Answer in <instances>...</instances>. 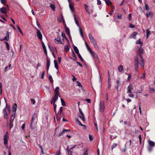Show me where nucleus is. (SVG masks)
<instances>
[{
  "instance_id": "nucleus-1",
  "label": "nucleus",
  "mask_w": 155,
  "mask_h": 155,
  "mask_svg": "<svg viewBox=\"0 0 155 155\" xmlns=\"http://www.w3.org/2000/svg\"><path fill=\"white\" fill-rule=\"evenodd\" d=\"M134 64L135 66V69L136 71H138V65L143 68L144 65V61L142 55H136L134 58Z\"/></svg>"
},
{
  "instance_id": "nucleus-2",
  "label": "nucleus",
  "mask_w": 155,
  "mask_h": 155,
  "mask_svg": "<svg viewBox=\"0 0 155 155\" xmlns=\"http://www.w3.org/2000/svg\"><path fill=\"white\" fill-rule=\"evenodd\" d=\"M37 120V114L34 113L32 116L31 123V128L32 129H35L36 127V124Z\"/></svg>"
},
{
  "instance_id": "nucleus-3",
  "label": "nucleus",
  "mask_w": 155,
  "mask_h": 155,
  "mask_svg": "<svg viewBox=\"0 0 155 155\" xmlns=\"http://www.w3.org/2000/svg\"><path fill=\"white\" fill-rule=\"evenodd\" d=\"M133 87V85L130 84L128 86L127 88V93L128 94V96L131 98L134 97V94L132 92Z\"/></svg>"
},
{
  "instance_id": "nucleus-4",
  "label": "nucleus",
  "mask_w": 155,
  "mask_h": 155,
  "mask_svg": "<svg viewBox=\"0 0 155 155\" xmlns=\"http://www.w3.org/2000/svg\"><path fill=\"white\" fill-rule=\"evenodd\" d=\"M59 96V94H55L54 95V97L53 98V100L51 102V104H53V106H54V112L55 113H56V108L57 105L56 104H55V102L57 100L58 98V96Z\"/></svg>"
},
{
  "instance_id": "nucleus-5",
  "label": "nucleus",
  "mask_w": 155,
  "mask_h": 155,
  "mask_svg": "<svg viewBox=\"0 0 155 155\" xmlns=\"http://www.w3.org/2000/svg\"><path fill=\"white\" fill-rule=\"evenodd\" d=\"M148 142L149 144L147 148L149 152H151L152 151L153 148L155 146V143L150 140H148Z\"/></svg>"
},
{
  "instance_id": "nucleus-6",
  "label": "nucleus",
  "mask_w": 155,
  "mask_h": 155,
  "mask_svg": "<svg viewBox=\"0 0 155 155\" xmlns=\"http://www.w3.org/2000/svg\"><path fill=\"white\" fill-rule=\"evenodd\" d=\"M73 16L74 17V19L75 21V23L79 27V32L80 33V35L82 38L84 39V37L83 36V33L82 30L81 28L80 27V26H79V23H78V21L77 19L76 18L75 16V14H73Z\"/></svg>"
},
{
  "instance_id": "nucleus-7",
  "label": "nucleus",
  "mask_w": 155,
  "mask_h": 155,
  "mask_svg": "<svg viewBox=\"0 0 155 155\" xmlns=\"http://www.w3.org/2000/svg\"><path fill=\"white\" fill-rule=\"evenodd\" d=\"M63 107H60L59 111L56 116V118L58 121H60L61 117V114L62 111Z\"/></svg>"
},
{
  "instance_id": "nucleus-8",
  "label": "nucleus",
  "mask_w": 155,
  "mask_h": 155,
  "mask_svg": "<svg viewBox=\"0 0 155 155\" xmlns=\"http://www.w3.org/2000/svg\"><path fill=\"white\" fill-rule=\"evenodd\" d=\"M105 109L104 102L101 101H100L99 104V111L101 112H103Z\"/></svg>"
},
{
  "instance_id": "nucleus-9",
  "label": "nucleus",
  "mask_w": 155,
  "mask_h": 155,
  "mask_svg": "<svg viewBox=\"0 0 155 155\" xmlns=\"http://www.w3.org/2000/svg\"><path fill=\"white\" fill-rule=\"evenodd\" d=\"M9 137V134L7 131L5 132V135L4 136V144L7 145L8 142V139Z\"/></svg>"
},
{
  "instance_id": "nucleus-10",
  "label": "nucleus",
  "mask_w": 155,
  "mask_h": 155,
  "mask_svg": "<svg viewBox=\"0 0 155 155\" xmlns=\"http://www.w3.org/2000/svg\"><path fill=\"white\" fill-rule=\"evenodd\" d=\"M89 52L95 60H96L98 61H99V58L97 55L94 51L92 50Z\"/></svg>"
},
{
  "instance_id": "nucleus-11",
  "label": "nucleus",
  "mask_w": 155,
  "mask_h": 155,
  "mask_svg": "<svg viewBox=\"0 0 155 155\" xmlns=\"http://www.w3.org/2000/svg\"><path fill=\"white\" fill-rule=\"evenodd\" d=\"M91 42L92 43L94 47V48L97 50L98 49L99 47L98 45L97 44V41L95 39L91 40Z\"/></svg>"
},
{
  "instance_id": "nucleus-12",
  "label": "nucleus",
  "mask_w": 155,
  "mask_h": 155,
  "mask_svg": "<svg viewBox=\"0 0 155 155\" xmlns=\"http://www.w3.org/2000/svg\"><path fill=\"white\" fill-rule=\"evenodd\" d=\"M138 55H142L143 54L144 52V51L143 48H142V47L140 46L138 47Z\"/></svg>"
},
{
  "instance_id": "nucleus-13",
  "label": "nucleus",
  "mask_w": 155,
  "mask_h": 155,
  "mask_svg": "<svg viewBox=\"0 0 155 155\" xmlns=\"http://www.w3.org/2000/svg\"><path fill=\"white\" fill-rule=\"evenodd\" d=\"M9 34L10 32L8 31L6 33V36H5L3 39H1V40L2 41H3V40L8 41L9 39Z\"/></svg>"
},
{
  "instance_id": "nucleus-14",
  "label": "nucleus",
  "mask_w": 155,
  "mask_h": 155,
  "mask_svg": "<svg viewBox=\"0 0 155 155\" xmlns=\"http://www.w3.org/2000/svg\"><path fill=\"white\" fill-rule=\"evenodd\" d=\"M37 36L38 38L40 40L42 39V35L40 32V31L38 30H37Z\"/></svg>"
},
{
  "instance_id": "nucleus-15",
  "label": "nucleus",
  "mask_w": 155,
  "mask_h": 155,
  "mask_svg": "<svg viewBox=\"0 0 155 155\" xmlns=\"http://www.w3.org/2000/svg\"><path fill=\"white\" fill-rule=\"evenodd\" d=\"M50 59L47 57V70L48 71L50 66Z\"/></svg>"
},
{
  "instance_id": "nucleus-16",
  "label": "nucleus",
  "mask_w": 155,
  "mask_h": 155,
  "mask_svg": "<svg viewBox=\"0 0 155 155\" xmlns=\"http://www.w3.org/2000/svg\"><path fill=\"white\" fill-rule=\"evenodd\" d=\"M55 40L57 41V42H55L56 43H59L61 44L64 45V43H63L61 41V38L60 37H58L57 38L55 39Z\"/></svg>"
},
{
  "instance_id": "nucleus-17",
  "label": "nucleus",
  "mask_w": 155,
  "mask_h": 155,
  "mask_svg": "<svg viewBox=\"0 0 155 155\" xmlns=\"http://www.w3.org/2000/svg\"><path fill=\"white\" fill-rule=\"evenodd\" d=\"M146 16L147 17H150L152 18L153 17V14L151 12H148L146 13Z\"/></svg>"
},
{
  "instance_id": "nucleus-18",
  "label": "nucleus",
  "mask_w": 155,
  "mask_h": 155,
  "mask_svg": "<svg viewBox=\"0 0 155 155\" xmlns=\"http://www.w3.org/2000/svg\"><path fill=\"white\" fill-rule=\"evenodd\" d=\"M138 34V33L137 32H134L131 34L130 36V38L135 39L136 36Z\"/></svg>"
},
{
  "instance_id": "nucleus-19",
  "label": "nucleus",
  "mask_w": 155,
  "mask_h": 155,
  "mask_svg": "<svg viewBox=\"0 0 155 155\" xmlns=\"http://www.w3.org/2000/svg\"><path fill=\"white\" fill-rule=\"evenodd\" d=\"M75 120L76 123L78 124L79 125L84 127H86L85 125H83L81 123V122L79 120L78 118L77 117L75 118Z\"/></svg>"
},
{
  "instance_id": "nucleus-20",
  "label": "nucleus",
  "mask_w": 155,
  "mask_h": 155,
  "mask_svg": "<svg viewBox=\"0 0 155 155\" xmlns=\"http://www.w3.org/2000/svg\"><path fill=\"white\" fill-rule=\"evenodd\" d=\"M135 43L136 44H139L140 45V47H142L143 45V42L141 41L140 39H139L137 40L135 42Z\"/></svg>"
},
{
  "instance_id": "nucleus-21",
  "label": "nucleus",
  "mask_w": 155,
  "mask_h": 155,
  "mask_svg": "<svg viewBox=\"0 0 155 155\" xmlns=\"http://www.w3.org/2000/svg\"><path fill=\"white\" fill-rule=\"evenodd\" d=\"M0 11L3 14H6L7 12L6 8L4 7L0 8Z\"/></svg>"
},
{
  "instance_id": "nucleus-22",
  "label": "nucleus",
  "mask_w": 155,
  "mask_h": 155,
  "mask_svg": "<svg viewBox=\"0 0 155 155\" xmlns=\"http://www.w3.org/2000/svg\"><path fill=\"white\" fill-rule=\"evenodd\" d=\"M124 69V67L123 65H120L118 68V70L119 72L123 71Z\"/></svg>"
},
{
  "instance_id": "nucleus-23",
  "label": "nucleus",
  "mask_w": 155,
  "mask_h": 155,
  "mask_svg": "<svg viewBox=\"0 0 155 155\" xmlns=\"http://www.w3.org/2000/svg\"><path fill=\"white\" fill-rule=\"evenodd\" d=\"M15 113H14L12 114L10 117V121L13 122L14 120L15 117Z\"/></svg>"
},
{
  "instance_id": "nucleus-24",
  "label": "nucleus",
  "mask_w": 155,
  "mask_h": 155,
  "mask_svg": "<svg viewBox=\"0 0 155 155\" xmlns=\"http://www.w3.org/2000/svg\"><path fill=\"white\" fill-rule=\"evenodd\" d=\"M69 7L71 12H73L74 10V7L73 5L71 3H70L69 4Z\"/></svg>"
},
{
  "instance_id": "nucleus-25",
  "label": "nucleus",
  "mask_w": 155,
  "mask_h": 155,
  "mask_svg": "<svg viewBox=\"0 0 155 155\" xmlns=\"http://www.w3.org/2000/svg\"><path fill=\"white\" fill-rule=\"evenodd\" d=\"M65 32L68 35H70L69 29L66 26L65 27Z\"/></svg>"
},
{
  "instance_id": "nucleus-26",
  "label": "nucleus",
  "mask_w": 155,
  "mask_h": 155,
  "mask_svg": "<svg viewBox=\"0 0 155 155\" xmlns=\"http://www.w3.org/2000/svg\"><path fill=\"white\" fill-rule=\"evenodd\" d=\"M146 78V73L145 72H143L141 75V76L140 77V78L144 80Z\"/></svg>"
},
{
  "instance_id": "nucleus-27",
  "label": "nucleus",
  "mask_w": 155,
  "mask_h": 155,
  "mask_svg": "<svg viewBox=\"0 0 155 155\" xmlns=\"http://www.w3.org/2000/svg\"><path fill=\"white\" fill-rule=\"evenodd\" d=\"M84 6L85 11L88 13L89 15H90V13L88 10V6L87 5L85 4H84Z\"/></svg>"
},
{
  "instance_id": "nucleus-28",
  "label": "nucleus",
  "mask_w": 155,
  "mask_h": 155,
  "mask_svg": "<svg viewBox=\"0 0 155 155\" xmlns=\"http://www.w3.org/2000/svg\"><path fill=\"white\" fill-rule=\"evenodd\" d=\"M54 63L55 68L57 69V70H58V66L57 61L56 60H54Z\"/></svg>"
},
{
  "instance_id": "nucleus-29",
  "label": "nucleus",
  "mask_w": 155,
  "mask_h": 155,
  "mask_svg": "<svg viewBox=\"0 0 155 155\" xmlns=\"http://www.w3.org/2000/svg\"><path fill=\"white\" fill-rule=\"evenodd\" d=\"M73 48L74 51L77 54H78L79 53L78 49L76 46H74L73 47Z\"/></svg>"
},
{
  "instance_id": "nucleus-30",
  "label": "nucleus",
  "mask_w": 155,
  "mask_h": 155,
  "mask_svg": "<svg viewBox=\"0 0 155 155\" xmlns=\"http://www.w3.org/2000/svg\"><path fill=\"white\" fill-rule=\"evenodd\" d=\"M70 46L69 45H65L64 47V49L65 51L67 52L69 49Z\"/></svg>"
},
{
  "instance_id": "nucleus-31",
  "label": "nucleus",
  "mask_w": 155,
  "mask_h": 155,
  "mask_svg": "<svg viewBox=\"0 0 155 155\" xmlns=\"http://www.w3.org/2000/svg\"><path fill=\"white\" fill-rule=\"evenodd\" d=\"M3 114L4 115V118L5 119H8V115L7 113V112H5V113H3Z\"/></svg>"
},
{
  "instance_id": "nucleus-32",
  "label": "nucleus",
  "mask_w": 155,
  "mask_h": 155,
  "mask_svg": "<svg viewBox=\"0 0 155 155\" xmlns=\"http://www.w3.org/2000/svg\"><path fill=\"white\" fill-rule=\"evenodd\" d=\"M66 150L67 151L69 155H72V151L69 149L68 146L66 149Z\"/></svg>"
},
{
  "instance_id": "nucleus-33",
  "label": "nucleus",
  "mask_w": 155,
  "mask_h": 155,
  "mask_svg": "<svg viewBox=\"0 0 155 155\" xmlns=\"http://www.w3.org/2000/svg\"><path fill=\"white\" fill-rule=\"evenodd\" d=\"M85 44L87 50L89 51V52H90L91 51H92V50L91 49L90 47L88 45L87 43L86 42H85Z\"/></svg>"
},
{
  "instance_id": "nucleus-34",
  "label": "nucleus",
  "mask_w": 155,
  "mask_h": 155,
  "mask_svg": "<svg viewBox=\"0 0 155 155\" xmlns=\"http://www.w3.org/2000/svg\"><path fill=\"white\" fill-rule=\"evenodd\" d=\"M150 34H151V31H150L148 30V29H147V30H146V34H147L146 37H147V38H148L149 35Z\"/></svg>"
},
{
  "instance_id": "nucleus-35",
  "label": "nucleus",
  "mask_w": 155,
  "mask_h": 155,
  "mask_svg": "<svg viewBox=\"0 0 155 155\" xmlns=\"http://www.w3.org/2000/svg\"><path fill=\"white\" fill-rule=\"evenodd\" d=\"M59 88L58 87H57L55 88V94H59Z\"/></svg>"
},
{
  "instance_id": "nucleus-36",
  "label": "nucleus",
  "mask_w": 155,
  "mask_h": 155,
  "mask_svg": "<svg viewBox=\"0 0 155 155\" xmlns=\"http://www.w3.org/2000/svg\"><path fill=\"white\" fill-rule=\"evenodd\" d=\"M50 7L53 11L55 10V7L54 4H51Z\"/></svg>"
},
{
  "instance_id": "nucleus-37",
  "label": "nucleus",
  "mask_w": 155,
  "mask_h": 155,
  "mask_svg": "<svg viewBox=\"0 0 155 155\" xmlns=\"http://www.w3.org/2000/svg\"><path fill=\"white\" fill-rule=\"evenodd\" d=\"M61 104L63 106H65V103L63 99L62 98L61 99Z\"/></svg>"
},
{
  "instance_id": "nucleus-38",
  "label": "nucleus",
  "mask_w": 155,
  "mask_h": 155,
  "mask_svg": "<svg viewBox=\"0 0 155 155\" xmlns=\"http://www.w3.org/2000/svg\"><path fill=\"white\" fill-rule=\"evenodd\" d=\"M88 36H89V39H90L91 40L94 39V38L92 36V35H91V33H89V34Z\"/></svg>"
},
{
  "instance_id": "nucleus-39",
  "label": "nucleus",
  "mask_w": 155,
  "mask_h": 155,
  "mask_svg": "<svg viewBox=\"0 0 155 155\" xmlns=\"http://www.w3.org/2000/svg\"><path fill=\"white\" fill-rule=\"evenodd\" d=\"M13 122L12 121H10L9 123V129L11 130L13 127Z\"/></svg>"
},
{
  "instance_id": "nucleus-40",
  "label": "nucleus",
  "mask_w": 155,
  "mask_h": 155,
  "mask_svg": "<svg viewBox=\"0 0 155 155\" xmlns=\"http://www.w3.org/2000/svg\"><path fill=\"white\" fill-rule=\"evenodd\" d=\"M105 2L107 5H110L111 4V2L110 0H107Z\"/></svg>"
},
{
  "instance_id": "nucleus-41",
  "label": "nucleus",
  "mask_w": 155,
  "mask_h": 155,
  "mask_svg": "<svg viewBox=\"0 0 155 155\" xmlns=\"http://www.w3.org/2000/svg\"><path fill=\"white\" fill-rule=\"evenodd\" d=\"M31 104H35L36 101L35 99L33 98H31Z\"/></svg>"
},
{
  "instance_id": "nucleus-42",
  "label": "nucleus",
  "mask_w": 155,
  "mask_h": 155,
  "mask_svg": "<svg viewBox=\"0 0 155 155\" xmlns=\"http://www.w3.org/2000/svg\"><path fill=\"white\" fill-rule=\"evenodd\" d=\"M117 146V144L116 143H114L111 146V150H113V149L115 148Z\"/></svg>"
},
{
  "instance_id": "nucleus-43",
  "label": "nucleus",
  "mask_w": 155,
  "mask_h": 155,
  "mask_svg": "<svg viewBox=\"0 0 155 155\" xmlns=\"http://www.w3.org/2000/svg\"><path fill=\"white\" fill-rule=\"evenodd\" d=\"M49 79L51 83H52L53 82V80L52 76L51 75H49Z\"/></svg>"
},
{
  "instance_id": "nucleus-44",
  "label": "nucleus",
  "mask_w": 155,
  "mask_h": 155,
  "mask_svg": "<svg viewBox=\"0 0 155 155\" xmlns=\"http://www.w3.org/2000/svg\"><path fill=\"white\" fill-rule=\"evenodd\" d=\"M61 20L60 21V22H61V21H62L64 23H65V21H64V18L62 14H61Z\"/></svg>"
},
{
  "instance_id": "nucleus-45",
  "label": "nucleus",
  "mask_w": 155,
  "mask_h": 155,
  "mask_svg": "<svg viewBox=\"0 0 155 155\" xmlns=\"http://www.w3.org/2000/svg\"><path fill=\"white\" fill-rule=\"evenodd\" d=\"M7 107H8V104H6V106L4 108L3 110V111H2L3 113H5V112H7L6 111V110L7 109Z\"/></svg>"
},
{
  "instance_id": "nucleus-46",
  "label": "nucleus",
  "mask_w": 155,
  "mask_h": 155,
  "mask_svg": "<svg viewBox=\"0 0 155 155\" xmlns=\"http://www.w3.org/2000/svg\"><path fill=\"white\" fill-rule=\"evenodd\" d=\"M80 117L81 119L82 120L84 121L85 120L84 116V114L83 115H81V116H80Z\"/></svg>"
},
{
  "instance_id": "nucleus-47",
  "label": "nucleus",
  "mask_w": 155,
  "mask_h": 155,
  "mask_svg": "<svg viewBox=\"0 0 155 155\" xmlns=\"http://www.w3.org/2000/svg\"><path fill=\"white\" fill-rule=\"evenodd\" d=\"M5 43L6 44V47H7V48L8 50H9V49H10V48H9V44L7 42H5Z\"/></svg>"
},
{
  "instance_id": "nucleus-48",
  "label": "nucleus",
  "mask_w": 155,
  "mask_h": 155,
  "mask_svg": "<svg viewBox=\"0 0 155 155\" xmlns=\"http://www.w3.org/2000/svg\"><path fill=\"white\" fill-rule=\"evenodd\" d=\"M16 26L17 27L18 29V31L20 33H21L22 35H23V33L21 31L20 27L17 25H16Z\"/></svg>"
},
{
  "instance_id": "nucleus-49",
  "label": "nucleus",
  "mask_w": 155,
  "mask_h": 155,
  "mask_svg": "<svg viewBox=\"0 0 155 155\" xmlns=\"http://www.w3.org/2000/svg\"><path fill=\"white\" fill-rule=\"evenodd\" d=\"M72 56L73 58V60H74V59H75L76 58V57L75 56V54L73 52V53H72Z\"/></svg>"
},
{
  "instance_id": "nucleus-50",
  "label": "nucleus",
  "mask_w": 155,
  "mask_h": 155,
  "mask_svg": "<svg viewBox=\"0 0 155 155\" xmlns=\"http://www.w3.org/2000/svg\"><path fill=\"white\" fill-rule=\"evenodd\" d=\"M1 2V3L4 5H5L6 4V0H0Z\"/></svg>"
},
{
  "instance_id": "nucleus-51",
  "label": "nucleus",
  "mask_w": 155,
  "mask_h": 155,
  "mask_svg": "<svg viewBox=\"0 0 155 155\" xmlns=\"http://www.w3.org/2000/svg\"><path fill=\"white\" fill-rule=\"evenodd\" d=\"M76 83L77 84V85L79 87H82V86L80 82L79 81H77Z\"/></svg>"
},
{
  "instance_id": "nucleus-52",
  "label": "nucleus",
  "mask_w": 155,
  "mask_h": 155,
  "mask_svg": "<svg viewBox=\"0 0 155 155\" xmlns=\"http://www.w3.org/2000/svg\"><path fill=\"white\" fill-rule=\"evenodd\" d=\"M145 9L147 10H148L149 9V6L147 4H146L145 6Z\"/></svg>"
},
{
  "instance_id": "nucleus-53",
  "label": "nucleus",
  "mask_w": 155,
  "mask_h": 155,
  "mask_svg": "<svg viewBox=\"0 0 155 155\" xmlns=\"http://www.w3.org/2000/svg\"><path fill=\"white\" fill-rule=\"evenodd\" d=\"M17 105L16 104H14L13 106L12 109H17Z\"/></svg>"
},
{
  "instance_id": "nucleus-54",
  "label": "nucleus",
  "mask_w": 155,
  "mask_h": 155,
  "mask_svg": "<svg viewBox=\"0 0 155 155\" xmlns=\"http://www.w3.org/2000/svg\"><path fill=\"white\" fill-rule=\"evenodd\" d=\"M117 18L119 19H121L122 18V15H117Z\"/></svg>"
},
{
  "instance_id": "nucleus-55",
  "label": "nucleus",
  "mask_w": 155,
  "mask_h": 155,
  "mask_svg": "<svg viewBox=\"0 0 155 155\" xmlns=\"http://www.w3.org/2000/svg\"><path fill=\"white\" fill-rule=\"evenodd\" d=\"M78 55L79 58L81 59V61H83V59L82 58V57L81 56V55L80 54V53H79V54H78Z\"/></svg>"
},
{
  "instance_id": "nucleus-56",
  "label": "nucleus",
  "mask_w": 155,
  "mask_h": 155,
  "mask_svg": "<svg viewBox=\"0 0 155 155\" xmlns=\"http://www.w3.org/2000/svg\"><path fill=\"white\" fill-rule=\"evenodd\" d=\"M61 36L63 38L64 37L65 39H66V40H67V38L66 37L64 33L62 32V33Z\"/></svg>"
},
{
  "instance_id": "nucleus-57",
  "label": "nucleus",
  "mask_w": 155,
  "mask_h": 155,
  "mask_svg": "<svg viewBox=\"0 0 155 155\" xmlns=\"http://www.w3.org/2000/svg\"><path fill=\"white\" fill-rule=\"evenodd\" d=\"M89 139L90 141H91L93 139V138L92 136H91V135L89 134Z\"/></svg>"
},
{
  "instance_id": "nucleus-58",
  "label": "nucleus",
  "mask_w": 155,
  "mask_h": 155,
  "mask_svg": "<svg viewBox=\"0 0 155 155\" xmlns=\"http://www.w3.org/2000/svg\"><path fill=\"white\" fill-rule=\"evenodd\" d=\"M131 74H129L128 75V78H127L128 81H130V80L131 78Z\"/></svg>"
},
{
  "instance_id": "nucleus-59",
  "label": "nucleus",
  "mask_w": 155,
  "mask_h": 155,
  "mask_svg": "<svg viewBox=\"0 0 155 155\" xmlns=\"http://www.w3.org/2000/svg\"><path fill=\"white\" fill-rule=\"evenodd\" d=\"M79 111L80 112V113L81 114V115H83L84 114L83 112H82V111L81 110V109L80 108H79Z\"/></svg>"
},
{
  "instance_id": "nucleus-60",
  "label": "nucleus",
  "mask_w": 155,
  "mask_h": 155,
  "mask_svg": "<svg viewBox=\"0 0 155 155\" xmlns=\"http://www.w3.org/2000/svg\"><path fill=\"white\" fill-rule=\"evenodd\" d=\"M7 109H8V110L9 112V113L10 112V111H11V110H10V105H8V107H7Z\"/></svg>"
},
{
  "instance_id": "nucleus-61",
  "label": "nucleus",
  "mask_w": 155,
  "mask_h": 155,
  "mask_svg": "<svg viewBox=\"0 0 155 155\" xmlns=\"http://www.w3.org/2000/svg\"><path fill=\"white\" fill-rule=\"evenodd\" d=\"M130 26V28H134L135 27L134 25H133V24H130V26Z\"/></svg>"
},
{
  "instance_id": "nucleus-62",
  "label": "nucleus",
  "mask_w": 155,
  "mask_h": 155,
  "mask_svg": "<svg viewBox=\"0 0 155 155\" xmlns=\"http://www.w3.org/2000/svg\"><path fill=\"white\" fill-rule=\"evenodd\" d=\"M25 127V124H23L21 127V128L23 130H24V128Z\"/></svg>"
},
{
  "instance_id": "nucleus-63",
  "label": "nucleus",
  "mask_w": 155,
  "mask_h": 155,
  "mask_svg": "<svg viewBox=\"0 0 155 155\" xmlns=\"http://www.w3.org/2000/svg\"><path fill=\"white\" fill-rule=\"evenodd\" d=\"M60 150H59L56 153L55 155H60Z\"/></svg>"
},
{
  "instance_id": "nucleus-64",
  "label": "nucleus",
  "mask_w": 155,
  "mask_h": 155,
  "mask_svg": "<svg viewBox=\"0 0 155 155\" xmlns=\"http://www.w3.org/2000/svg\"><path fill=\"white\" fill-rule=\"evenodd\" d=\"M83 155H88V151L87 150H86L84 153Z\"/></svg>"
}]
</instances>
